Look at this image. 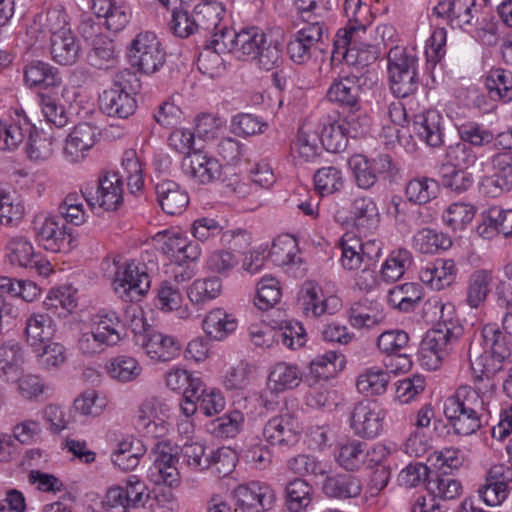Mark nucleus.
Returning a JSON list of instances; mask_svg holds the SVG:
<instances>
[{
	"instance_id": "20",
	"label": "nucleus",
	"mask_w": 512,
	"mask_h": 512,
	"mask_svg": "<svg viewBox=\"0 0 512 512\" xmlns=\"http://www.w3.org/2000/svg\"><path fill=\"white\" fill-rule=\"evenodd\" d=\"M156 241L171 263L197 262L202 254L201 247L178 230L160 232Z\"/></svg>"
},
{
	"instance_id": "1",
	"label": "nucleus",
	"mask_w": 512,
	"mask_h": 512,
	"mask_svg": "<svg viewBox=\"0 0 512 512\" xmlns=\"http://www.w3.org/2000/svg\"><path fill=\"white\" fill-rule=\"evenodd\" d=\"M26 36L31 46L42 47L49 40L51 57L59 65H73L80 58V40L60 5L31 19L26 26Z\"/></svg>"
},
{
	"instance_id": "44",
	"label": "nucleus",
	"mask_w": 512,
	"mask_h": 512,
	"mask_svg": "<svg viewBox=\"0 0 512 512\" xmlns=\"http://www.w3.org/2000/svg\"><path fill=\"white\" fill-rule=\"evenodd\" d=\"M107 376L120 384L137 381L143 373L140 362L129 355H117L108 359L104 365Z\"/></svg>"
},
{
	"instance_id": "63",
	"label": "nucleus",
	"mask_w": 512,
	"mask_h": 512,
	"mask_svg": "<svg viewBox=\"0 0 512 512\" xmlns=\"http://www.w3.org/2000/svg\"><path fill=\"white\" fill-rule=\"evenodd\" d=\"M440 193L439 183L429 177L411 179L405 187V196L413 204L424 205L436 199Z\"/></svg>"
},
{
	"instance_id": "29",
	"label": "nucleus",
	"mask_w": 512,
	"mask_h": 512,
	"mask_svg": "<svg viewBox=\"0 0 512 512\" xmlns=\"http://www.w3.org/2000/svg\"><path fill=\"white\" fill-rule=\"evenodd\" d=\"M458 268L453 259L438 258L428 262L418 271V279L431 290L441 291L456 280Z\"/></svg>"
},
{
	"instance_id": "59",
	"label": "nucleus",
	"mask_w": 512,
	"mask_h": 512,
	"mask_svg": "<svg viewBox=\"0 0 512 512\" xmlns=\"http://www.w3.org/2000/svg\"><path fill=\"white\" fill-rule=\"evenodd\" d=\"M413 263V256L407 249L398 248L391 251L381 264L379 277L382 281L392 283L403 277Z\"/></svg>"
},
{
	"instance_id": "32",
	"label": "nucleus",
	"mask_w": 512,
	"mask_h": 512,
	"mask_svg": "<svg viewBox=\"0 0 512 512\" xmlns=\"http://www.w3.org/2000/svg\"><path fill=\"white\" fill-rule=\"evenodd\" d=\"M154 306L161 313L173 314L180 320H189L192 317V310L185 303L180 289L169 281H163L158 286Z\"/></svg>"
},
{
	"instance_id": "41",
	"label": "nucleus",
	"mask_w": 512,
	"mask_h": 512,
	"mask_svg": "<svg viewBox=\"0 0 512 512\" xmlns=\"http://www.w3.org/2000/svg\"><path fill=\"white\" fill-rule=\"evenodd\" d=\"M90 326L106 348L117 345L123 338L122 321L115 311H100L92 318Z\"/></svg>"
},
{
	"instance_id": "23",
	"label": "nucleus",
	"mask_w": 512,
	"mask_h": 512,
	"mask_svg": "<svg viewBox=\"0 0 512 512\" xmlns=\"http://www.w3.org/2000/svg\"><path fill=\"white\" fill-rule=\"evenodd\" d=\"M454 341L456 339L446 336L441 330L427 331L417 353L419 365L427 371L438 370Z\"/></svg>"
},
{
	"instance_id": "28",
	"label": "nucleus",
	"mask_w": 512,
	"mask_h": 512,
	"mask_svg": "<svg viewBox=\"0 0 512 512\" xmlns=\"http://www.w3.org/2000/svg\"><path fill=\"white\" fill-rule=\"evenodd\" d=\"M96 143V130L88 123L74 126L65 138L62 155L69 164L82 163Z\"/></svg>"
},
{
	"instance_id": "10",
	"label": "nucleus",
	"mask_w": 512,
	"mask_h": 512,
	"mask_svg": "<svg viewBox=\"0 0 512 512\" xmlns=\"http://www.w3.org/2000/svg\"><path fill=\"white\" fill-rule=\"evenodd\" d=\"M481 192L496 198L512 190V152H498L481 162Z\"/></svg>"
},
{
	"instance_id": "30",
	"label": "nucleus",
	"mask_w": 512,
	"mask_h": 512,
	"mask_svg": "<svg viewBox=\"0 0 512 512\" xmlns=\"http://www.w3.org/2000/svg\"><path fill=\"white\" fill-rule=\"evenodd\" d=\"M476 0H442L433 13L446 19L451 27L469 31L476 17Z\"/></svg>"
},
{
	"instance_id": "53",
	"label": "nucleus",
	"mask_w": 512,
	"mask_h": 512,
	"mask_svg": "<svg viewBox=\"0 0 512 512\" xmlns=\"http://www.w3.org/2000/svg\"><path fill=\"white\" fill-rule=\"evenodd\" d=\"M362 491L359 479L347 474L327 476L322 484V492L329 498L345 500L356 498Z\"/></svg>"
},
{
	"instance_id": "26",
	"label": "nucleus",
	"mask_w": 512,
	"mask_h": 512,
	"mask_svg": "<svg viewBox=\"0 0 512 512\" xmlns=\"http://www.w3.org/2000/svg\"><path fill=\"white\" fill-rule=\"evenodd\" d=\"M147 452L144 442L133 434L120 436L114 443L110 460L122 472L136 470Z\"/></svg>"
},
{
	"instance_id": "61",
	"label": "nucleus",
	"mask_w": 512,
	"mask_h": 512,
	"mask_svg": "<svg viewBox=\"0 0 512 512\" xmlns=\"http://www.w3.org/2000/svg\"><path fill=\"white\" fill-rule=\"evenodd\" d=\"M269 260L276 266L288 267L300 262L296 240L290 235H280L269 245Z\"/></svg>"
},
{
	"instance_id": "31",
	"label": "nucleus",
	"mask_w": 512,
	"mask_h": 512,
	"mask_svg": "<svg viewBox=\"0 0 512 512\" xmlns=\"http://www.w3.org/2000/svg\"><path fill=\"white\" fill-rule=\"evenodd\" d=\"M347 360L343 353L335 350L326 351L314 357L308 365L307 382L309 386L321 380L335 378L346 367Z\"/></svg>"
},
{
	"instance_id": "51",
	"label": "nucleus",
	"mask_w": 512,
	"mask_h": 512,
	"mask_svg": "<svg viewBox=\"0 0 512 512\" xmlns=\"http://www.w3.org/2000/svg\"><path fill=\"white\" fill-rule=\"evenodd\" d=\"M165 387L176 393H198L203 386V379L186 369L183 365L176 364L168 368L163 375Z\"/></svg>"
},
{
	"instance_id": "39",
	"label": "nucleus",
	"mask_w": 512,
	"mask_h": 512,
	"mask_svg": "<svg viewBox=\"0 0 512 512\" xmlns=\"http://www.w3.org/2000/svg\"><path fill=\"white\" fill-rule=\"evenodd\" d=\"M478 495L483 503L490 507L500 506L509 495V487L502 466L492 467L478 489Z\"/></svg>"
},
{
	"instance_id": "27",
	"label": "nucleus",
	"mask_w": 512,
	"mask_h": 512,
	"mask_svg": "<svg viewBox=\"0 0 512 512\" xmlns=\"http://www.w3.org/2000/svg\"><path fill=\"white\" fill-rule=\"evenodd\" d=\"M303 370L294 362L277 361L269 366L266 389L273 395L295 390L303 381Z\"/></svg>"
},
{
	"instance_id": "6",
	"label": "nucleus",
	"mask_w": 512,
	"mask_h": 512,
	"mask_svg": "<svg viewBox=\"0 0 512 512\" xmlns=\"http://www.w3.org/2000/svg\"><path fill=\"white\" fill-rule=\"evenodd\" d=\"M126 58L135 72L149 76L157 73L164 66L166 52L154 32L143 31L127 45Z\"/></svg>"
},
{
	"instance_id": "17",
	"label": "nucleus",
	"mask_w": 512,
	"mask_h": 512,
	"mask_svg": "<svg viewBox=\"0 0 512 512\" xmlns=\"http://www.w3.org/2000/svg\"><path fill=\"white\" fill-rule=\"evenodd\" d=\"M302 423L294 412L282 409L271 417L263 428V437L272 446L291 447L301 436Z\"/></svg>"
},
{
	"instance_id": "64",
	"label": "nucleus",
	"mask_w": 512,
	"mask_h": 512,
	"mask_svg": "<svg viewBox=\"0 0 512 512\" xmlns=\"http://www.w3.org/2000/svg\"><path fill=\"white\" fill-rule=\"evenodd\" d=\"M485 86L492 100L502 102L512 100V72L501 68L489 71Z\"/></svg>"
},
{
	"instance_id": "47",
	"label": "nucleus",
	"mask_w": 512,
	"mask_h": 512,
	"mask_svg": "<svg viewBox=\"0 0 512 512\" xmlns=\"http://www.w3.org/2000/svg\"><path fill=\"white\" fill-rule=\"evenodd\" d=\"M26 363V352L16 340L0 344V377L10 382L22 370Z\"/></svg>"
},
{
	"instance_id": "34",
	"label": "nucleus",
	"mask_w": 512,
	"mask_h": 512,
	"mask_svg": "<svg viewBox=\"0 0 512 512\" xmlns=\"http://www.w3.org/2000/svg\"><path fill=\"white\" fill-rule=\"evenodd\" d=\"M353 227L363 234H372L380 226L381 214L376 200L369 196L355 198L350 210Z\"/></svg>"
},
{
	"instance_id": "13",
	"label": "nucleus",
	"mask_w": 512,
	"mask_h": 512,
	"mask_svg": "<svg viewBox=\"0 0 512 512\" xmlns=\"http://www.w3.org/2000/svg\"><path fill=\"white\" fill-rule=\"evenodd\" d=\"M387 410L377 401L362 400L354 405L349 418L355 436L373 440L384 433Z\"/></svg>"
},
{
	"instance_id": "62",
	"label": "nucleus",
	"mask_w": 512,
	"mask_h": 512,
	"mask_svg": "<svg viewBox=\"0 0 512 512\" xmlns=\"http://www.w3.org/2000/svg\"><path fill=\"white\" fill-rule=\"evenodd\" d=\"M27 137L26 153L31 161L42 163L53 156L56 139L52 135L39 131L32 125V130L27 134Z\"/></svg>"
},
{
	"instance_id": "56",
	"label": "nucleus",
	"mask_w": 512,
	"mask_h": 512,
	"mask_svg": "<svg viewBox=\"0 0 512 512\" xmlns=\"http://www.w3.org/2000/svg\"><path fill=\"white\" fill-rule=\"evenodd\" d=\"M424 297L422 287L414 282L397 285L390 289L387 301L401 312L413 311Z\"/></svg>"
},
{
	"instance_id": "25",
	"label": "nucleus",
	"mask_w": 512,
	"mask_h": 512,
	"mask_svg": "<svg viewBox=\"0 0 512 512\" xmlns=\"http://www.w3.org/2000/svg\"><path fill=\"white\" fill-rule=\"evenodd\" d=\"M239 323L236 313L216 306L209 309L203 316L201 329L209 340L224 342L236 334Z\"/></svg>"
},
{
	"instance_id": "24",
	"label": "nucleus",
	"mask_w": 512,
	"mask_h": 512,
	"mask_svg": "<svg viewBox=\"0 0 512 512\" xmlns=\"http://www.w3.org/2000/svg\"><path fill=\"white\" fill-rule=\"evenodd\" d=\"M320 127L316 123L305 122L298 129L290 144V156L295 164L315 162L321 155Z\"/></svg>"
},
{
	"instance_id": "36",
	"label": "nucleus",
	"mask_w": 512,
	"mask_h": 512,
	"mask_svg": "<svg viewBox=\"0 0 512 512\" xmlns=\"http://www.w3.org/2000/svg\"><path fill=\"white\" fill-rule=\"evenodd\" d=\"M57 326L53 318L46 313H32L25 322L24 341L32 351L40 345L52 340Z\"/></svg>"
},
{
	"instance_id": "19",
	"label": "nucleus",
	"mask_w": 512,
	"mask_h": 512,
	"mask_svg": "<svg viewBox=\"0 0 512 512\" xmlns=\"http://www.w3.org/2000/svg\"><path fill=\"white\" fill-rule=\"evenodd\" d=\"M232 499L237 509L244 512L269 511L276 502L275 490L267 483L251 481L236 486Z\"/></svg>"
},
{
	"instance_id": "46",
	"label": "nucleus",
	"mask_w": 512,
	"mask_h": 512,
	"mask_svg": "<svg viewBox=\"0 0 512 512\" xmlns=\"http://www.w3.org/2000/svg\"><path fill=\"white\" fill-rule=\"evenodd\" d=\"M107 397L96 389H85L72 402L71 411L75 416L93 420L107 409Z\"/></svg>"
},
{
	"instance_id": "18",
	"label": "nucleus",
	"mask_w": 512,
	"mask_h": 512,
	"mask_svg": "<svg viewBox=\"0 0 512 512\" xmlns=\"http://www.w3.org/2000/svg\"><path fill=\"white\" fill-rule=\"evenodd\" d=\"M184 175L194 184L209 185L222 179L223 167L219 160L207 151L197 149L182 160Z\"/></svg>"
},
{
	"instance_id": "9",
	"label": "nucleus",
	"mask_w": 512,
	"mask_h": 512,
	"mask_svg": "<svg viewBox=\"0 0 512 512\" xmlns=\"http://www.w3.org/2000/svg\"><path fill=\"white\" fill-rule=\"evenodd\" d=\"M171 411L170 405L160 398L146 397L134 414L133 425L147 439L166 440L165 437L172 430L169 422Z\"/></svg>"
},
{
	"instance_id": "42",
	"label": "nucleus",
	"mask_w": 512,
	"mask_h": 512,
	"mask_svg": "<svg viewBox=\"0 0 512 512\" xmlns=\"http://www.w3.org/2000/svg\"><path fill=\"white\" fill-rule=\"evenodd\" d=\"M223 293V281L219 276L210 275L194 279L186 288V295L191 304L204 306Z\"/></svg>"
},
{
	"instance_id": "7",
	"label": "nucleus",
	"mask_w": 512,
	"mask_h": 512,
	"mask_svg": "<svg viewBox=\"0 0 512 512\" xmlns=\"http://www.w3.org/2000/svg\"><path fill=\"white\" fill-rule=\"evenodd\" d=\"M297 305L308 318H319L324 314H336L342 308V299L335 287L329 283L305 280L297 293Z\"/></svg>"
},
{
	"instance_id": "57",
	"label": "nucleus",
	"mask_w": 512,
	"mask_h": 512,
	"mask_svg": "<svg viewBox=\"0 0 512 512\" xmlns=\"http://www.w3.org/2000/svg\"><path fill=\"white\" fill-rule=\"evenodd\" d=\"M245 425V416L240 410H229L207 424L208 432L219 439H233Z\"/></svg>"
},
{
	"instance_id": "49",
	"label": "nucleus",
	"mask_w": 512,
	"mask_h": 512,
	"mask_svg": "<svg viewBox=\"0 0 512 512\" xmlns=\"http://www.w3.org/2000/svg\"><path fill=\"white\" fill-rule=\"evenodd\" d=\"M361 93L359 78L357 76H343L336 78L327 91L329 101L347 108L358 106Z\"/></svg>"
},
{
	"instance_id": "50",
	"label": "nucleus",
	"mask_w": 512,
	"mask_h": 512,
	"mask_svg": "<svg viewBox=\"0 0 512 512\" xmlns=\"http://www.w3.org/2000/svg\"><path fill=\"white\" fill-rule=\"evenodd\" d=\"M38 366L46 372L57 371L64 367L69 360L68 348L53 339L31 351Z\"/></svg>"
},
{
	"instance_id": "15",
	"label": "nucleus",
	"mask_w": 512,
	"mask_h": 512,
	"mask_svg": "<svg viewBox=\"0 0 512 512\" xmlns=\"http://www.w3.org/2000/svg\"><path fill=\"white\" fill-rule=\"evenodd\" d=\"M79 95V88L72 84L63 85L60 93H41L40 107L45 121L56 128L65 127L70 121L69 110Z\"/></svg>"
},
{
	"instance_id": "38",
	"label": "nucleus",
	"mask_w": 512,
	"mask_h": 512,
	"mask_svg": "<svg viewBox=\"0 0 512 512\" xmlns=\"http://www.w3.org/2000/svg\"><path fill=\"white\" fill-rule=\"evenodd\" d=\"M391 382V376L382 365L374 364L360 370L356 378V389L365 397L384 395Z\"/></svg>"
},
{
	"instance_id": "21",
	"label": "nucleus",
	"mask_w": 512,
	"mask_h": 512,
	"mask_svg": "<svg viewBox=\"0 0 512 512\" xmlns=\"http://www.w3.org/2000/svg\"><path fill=\"white\" fill-rule=\"evenodd\" d=\"M100 109L110 117L126 119L137 109V100L127 83L116 79L99 96Z\"/></svg>"
},
{
	"instance_id": "43",
	"label": "nucleus",
	"mask_w": 512,
	"mask_h": 512,
	"mask_svg": "<svg viewBox=\"0 0 512 512\" xmlns=\"http://www.w3.org/2000/svg\"><path fill=\"white\" fill-rule=\"evenodd\" d=\"M32 124L24 117L19 115L8 116L0 119V150L12 151L20 144L31 132Z\"/></svg>"
},
{
	"instance_id": "8",
	"label": "nucleus",
	"mask_w": 512,
	"mask_h": 512,
	"mask_svg": "<svg viewBox=\"0 0 512 512\" xmlns=\"http://www.w3.org/2000/svg\"><path fill=\"white\" fill-rule=\"evenodd\" d=\"M33 230L39 245L48 252L67 254L78 246V236L58 215L38 214Z\"/></svg>"
},
{
	"instance_id": "16",
	"label": "nucleus",
	"mask_w": 512,
	"mask_h": 512,
	"mask_svg": "<svg viewBox=\"0 0 512 512\" xmlns=\"http://www.w3.org/2000/svg\"><path fill=\"white\" fill-rule=\"evenodd\" d=\"M348 167L357 187L363 190L372 188L379 177H386L393 170L391 157L387 154H379L372 158L354 154L348 159Z\"/></svg>"
},
{
	"instance_id": "4",
	"label": "nucleus",
	"mask_w": 512,
	"mask_h": 512,
	"mask_svg": "<svg viewBox=\"0 0 512 512\" xmlns=\"http://www.w3.org/2000/svg\"><path fill=\"white\" fill-rule=\"evenodd\" d=\"M102 269L114 293L125 302L139 300L151 287L146 265L136 259L112 255L102 262Z\"/></svg>"
},
{
	"instance_id": "11",
	"label": "nucleus",
	"mask_w": 512,
	"mask_h": 512,
	"mask_svg": "<svg viewBox=\"0 0 512 512\" xmlns=\"http://www.w3.org/2000/svg\"><path fill=\"white\" fill-rule=\"evenodd\" d=\"M178 448L169 440L157 441L153 450V461L147 470V479L154 485L177 489L181 485L178 464Z\"/></svg>"
},
{
	"instance_id": "48",
	"label": "nucleus",
	"mask_w": 512,
	"mask_h": 512,
	"mask_svg": "<svg viewBox=\"0 0 512 512\" xmlns=\"http://www.w3.org/2000/svg\"><path fill=\"white\" fill-rule=\"evenodd\" d=\"M452 244L453 241L447 233L428 227L416 231L412 238L413 249L426 255L447 251L452 247Z\"/></svg>"
},
{
	"instance_id": "54",
	"label": "nucleus",
	"mask_w": 512,
	"mask_h": 512,
	"mask_svg": "<svg viewBox=\"0 0 512 512\" xmlns=\"http://www.w3.org/2000/svg\"><path fill=\"white\" fill-rule=\"evenodd\" d=\"M17 395L28 402H38L48 392V385L44 378L33 372H24L23 370L12 380Z\"/></svg>"
},
{
	"instance_id": "37",
	"label": "nucleus",
	"mask_w": 512,
	"mask_h": 512,
	"mask_svg": "<svg viewBox=\"0 0 512 512\" xmlns=\"http://www.w3.org/2000/svg\"><path fill=\"white\" fill-rule=\"evenodd\" d=\"M495 273L492 269L479 268L472 271L467 280L465 303L471 309L484 305L492 291Z\"/></svg>"
},
{
	"instance_id": "5",
	"label": "nucleus",
	"mask_w": 512,
	"mask_h": 512,
	"mask_svg": "<svg viewBox=\"0 0 512 512\" xmlns=\"http://www.w3.org/2000/svg\"><path fill=\"white\" fill-rule=\"evenodd\" d=\"M483 353L471 361L473 377L477 381L488 379L502 368V363L512 359V344L496 327L488 325L482 330Z\"/></svg>"
},
{
	"instance_id": "52",
	"label": "nucleus",
	"mask_w": 512,
	"mask_h": 512,
	"mask_svg": "<svg viewBox=\"0 0 512 512\" xmlns=\"http://www.w3.org/2000/svg\"><path fill=\"white\" fill-rule=\"evenodd\" d=\"M25 215L23 199L14 191L0 188V231L3 227H17Z\"/></svg>"
},
{
	"instance_id": "2",
	"label": "nucleus",
	"mask_w": 512,
	"mask_h": 512,
	"mask_svg": "<svg viewBox=\"0 0 512 512\" xmlns=\"http://www.w3.org/2000/svg\"><path fill=\"white\" fill-rule=\"evenodd\" d=\"M494 381L474 379V386H461L443 402V413L455 433L471 435L481 427L483 411L495 397Z\"/></svg>"
},
{
	"instance_id": "14",
	"label": "nucleus",
	"mask_w": 512,
	"mask_h": 512,
	"mask_svg": "<svg viewBox=\"0 0 512 512\" xmlns=\"http://www.w3.org/2000/svg\"><path fill=\"white\" fill-rule=\"evenodd\" d=\"M86 203L92 210L115 211L123 203L124 183L117 172H107L98 179L96 189H82Z\"/></svg>"
},
{
	"instance_id": "35",
	"label": "nucleus",
	"mask_w": 512,
	"mask_h": 512,
	"mask_svg": "<svg viewBox=\"0 0 512 512\" xmlns=\"http://www.w3.org/2000/svg\"><path fill=\"white\" fill-rule=\"evenodd\" d=\"M91 10L104 19L106 28L121 31L129 23L131 12L123 0H89Z\"/></svg>"
},
{
	"instance_id": "40",
	"label": "nucleus",
	"mask_w": 512,
	"mask_h": 512,
	"mask_svg": "<svg viewBox=\"0 0 512 512\" xmlns=\"http://www.w3.org/2000/svg\"><path fill=\"white\" fill-rule=\"evenodd\" d=\"M414 132L431 147L443 144L444 127L443 117L437 110H427L415 116Z\"/></svg>"
},
{
	"instance_id": "3",
	"label": "nucleus",
	"mask_w": 512,
	"mask_h": 512,
	"mask_svg": "<svg viewBox=\"0 0 512 512\" xmlns=\"http://www.w3.org/2000/svg\"><path fill=\"white\" fill-rule=\"evenodd\" d=\"M343 10L347 24L335 36L333 57H341L351 66H367L378 58L374 46L366 50L359 46L371 21L370 8L362 0H345Z\"/></svg>"
},
{
	"instance_id": "33",
	"label": "nucleus",
	"mask_w": 512,
	"mask_h": 512,
	"mask_svg": "<svg viewBox=\"0 0 512 512\" xmlns=\"http://www.w3.org/2000/svg\"><path fill=\"white\" fill-rule=\"evenodd\" d=\"M194 14L199 28L212 33L213 42H215L218 33L229 31L227 29V10L222 1L206 0L199 2L194 7Z\"/></svg>"
},
{
	"instance_id": "60",
	"label": "nucleus",
	"mask_w": 512,
	"mask_h": 512,
	"mask_svg": "<svg viewBox=\"0 0 512 512\" xmlns=\"http://www.w3.org/2000/svg\"><path fill=\"white\" fill-rule=\"evenodd\" d=\"M384 319V308L376 302L356 303L349 311V323L356 329L373 328Z\"/></svg>"
},
{
	"instance_id": "45",
	"label": "nucleus",
	"mask_w": 512,
	"mask_h": 512,
	"mask_svg": "<svg viewBox=\"0 0 512 512\" xmlns=\"http://www.w3.org/2000/svg\"><path fill=\"white\" fill-rule=\"evenodd\" d=\"M156 195L163 211L169 215L181 214L185 211L189 196L176 182L163 180L157 183Z\"/></svg>"
},
{
	"instance_id": "58",
	"label": "nucleus",
	"mask_w": 512,
	"mask_h": 512,
	"mask_svg": "<svg viewBox=\"0 0 512 512\" xmlns=\"http://www.w3.org/2000/svg\"><path fill=\"white\" fill-rule=\"evenodd\" d=\"M5 257L12 266L30 268L37 257V252L28 237L15 235L6 243Z\"/></svg>"
},
{
	"instance_id": "55",
	"label": "nucleus",
	"mask_w": 512,
	"mask_h": 512,
	"mask_svg": "<svg viewBox=\"0 0 512 512\" xmlns=\"http://www.w3.org/2000/svg\"><path fill=\"white\" fill-rule=\"evenodd\" d=\"M25 84L30 87H41L44 89L54 88L61 84L59 71L49 63L33 61L24 70Z\"/></svg>"
},
{
	"instance_id": "12",
	"label": "nucleus",
	"mask_w": 512,
	"mask_h": 512,
	"mask_svg": "<svg viewBox=\"0 0 512 512\" xmlns=\"http://www.w3.org/2000/svg\"><path fill=\"white\" fill-rule=\"evenodd\" d=\"M265 32L255 26L242 28L238 32L218 33L215 38L217 49L227 50L239 60L252 61L266 44Z\"/></svg>"
},
{
	"instance_id": "22",
	"label": "nucleus",
	"mask_w": 512,
	"mask_h": 512,
	"mask_svg": "<svg viewBox=\"0 0 512 512\" xmlns=\"http://www.w3.org/2000/svg\"><path fill=\"white\" fill-rule=\"evenodd\" d=\"M143 353L153 362L165 363L177 359L181 353L180 340L169 334L152 331L137 337Z\"/></svg>"
}]
</instances>
